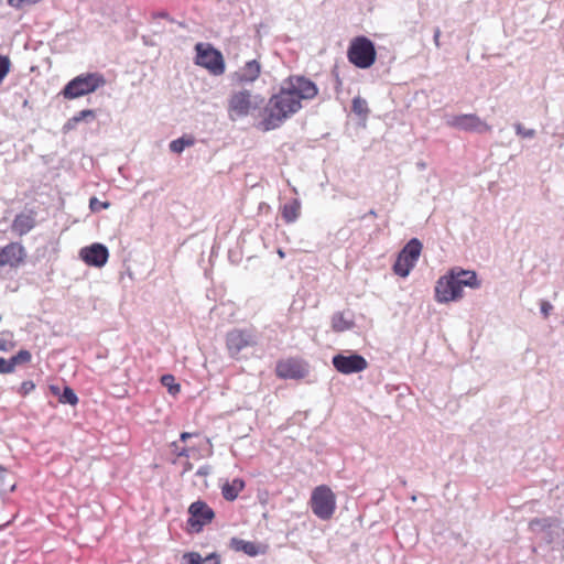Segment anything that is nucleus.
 Here are the masks:
<instances>
[{"instance_id": "obj_1", "label": "nucleus", "mask_w": 564, "mask_h": 564, "mask_svg": "<svg viewBox=\"0 0 564 564\" xmlns=\"http://www.w3.org/2000/svg\"><path fill=\"white\" fill-rule=\"evenodd\" d=\"M317 94L318 88L310 78L300 75L289 76L282 80L279 91L267 102L260 128L270 131L281 127L302 109V101L312 100Z\"/></svg>"}, {"instance_id": "obj_4", "label": "nucleus", "mask_w": 564, "mask_h": 564, "mask_svg": "<svg viewBox=\"0 0 564 564\" xmlns=\"http://www.w3.org/2000/svg\"><path fill=\"white\" fill-rule=\"evenodd\" d=\"M106 84L105 77L99 73L80 74L73 78L62 90L66 99H76L96 91Z\"/></svg>"}, {"instance_id": "obj_40", "label": "nucleus", "mask_w": 564, "mask_h": 564, "mask_svg": "<svg viewBox=\"0 0 564 564\" xmlns=\"http://www.w3.org/2000/svg\"><path fill=\"white\" fill-rule=\"evenodd\" d=\"M440 36H441L440 29H435V31H434V42H435V45L437 47L440 46Z\"/></svg>"}, {"instance_id": "obj_30", "label": "nucleus", "mask_w": 564, "mask_h": 564, "mask_svg": "<svg viewBox=\"0 0 564 564\" xmlns=\"http://www.w3.org/2000/svg\"><path fill=\"white\" fill-rule=\"evenodd\" d=\"M514 130L517 135L523 138V139H533L536 134L534 129H528L523 127L521 123L514 124Z\"/></svg>"}, {"instance_id": "obj_21", "label": "nucleus", "mask_w": 564, "mask_h": 564, "mask_svg": "<svg viewBox=\"0 0 564 564\" xmlns=\"http://www.w3.org/2000/svg\"><path fill=\"white\" fill-rule=\"evenodd\" d=\"M230 547L237 552H243L249 556H256L259 554V545L254 542L245 541L242 539L232 538L230 540Z\"/></svg>"}, {"instance_id": "obj_45", "label": "nucleus", "mask_w": 564, "mask_h": 564, "mask_svg": "<svg viewBox=\"0 0 564 564\" xmlns=\"http://www.w3.org/2000/svg\"><path fill=\"white\" fill-rule=\"evenodd\" d=\"M158 18L167 19L169 14L166 12H159L156 14Z\"/></svg>"}, {"instance_id": "obj_35", "label": "nucleus", "mask_w": 564, "mask_h": 564, "mask_svg": "<svg viewBox=\"0 0 564 564\" xmlns=\"http://www.w3.org/2000/svg\"><path fill=\"white\" fill-rule=\"evenodd\" d=\"M40 0H8V4L15 9H21L24 6L35 4Z\"/></svg>"}, {"instance_id": "obj_33", "label": "nucleus", "mask_w": 564, "mask_h": 564, "mask_svg": "<svg viewBox=\"0 0 564 564\" xmlns=\"http://www.w3.org/2000/svg\"><path fill=\"white\" fill-rule=\"evenodd\" d=\"M110 206L108 202H100L97 197H91L89 199V208L94 213H98L101 209H106Z\"/></svg>"}, {"instance_id": "obj_2", "label": "nucleus", "mask_w": 564, "mask_h": 564, "mask_svg": "<svg viewBox=\"0 0 564 564\" xmlns=\"http://www.w3.org/2000/svg\"><path fill=\"white\" fill-rule=\"evenodd\" d=\"M531 533L540 543L554 547L564 545V522L554 517L534 518L529 522Z\"/></svg>"}, {"instance_id": "obj_31", "label": "nucleus", "mask_w": 564, "mask_h": 564, "mask_svg": "<svg viewBox=\"0 0 564 564\" xmlns=\"http://www.w3.org/2000/svg\"><path fill=\"white\" fill-rule=\"evenodd\" d=\"M11 358L14 367H17L18 365L29 362L31 360V354L29 350L22 349Z\"/></svg>"}, {"instance_id": "obj_27", "label": "nucleus", "mask_w": 564, "mask_h": 564, "mask_svg": "<svg viewBox=\"0 0 564 564\" xmlns=\"http://www.w3.org/2000/svg\"><path fill=\"white\" fill-rule=\"evenodd\" d=\"M351 109L356 115L360 117H367V115L369 113L368 104L360 96H357L352 99Z\"/></svg>"}, {"instance_id": "obj_23", "label": "nucleus", "mask_w": 564, "mask_h": 564, "mask_svg": "<svg viewBox=\"0 0 564 564\" xmlns=\"http://www.w3.org/2000/svg\"><path fill=\"white\" fill-rule=\"evenodd\" d=\"M355 326L354 319L351 317H347L345 313L337 312L332 317V328L335 332H345L349 330Z\"/></svg>"}, {"instance_id": "obj_3", "label": "nucleus", "mask_w": 564, "mask_h": 564, "mask_svg": "<svg viewBox=\"0 0 564 564\" xmlns=\"http://www.w3.org/2000/svg\"><path fill=\"white\" fill-rule=\"evenodd\" d=\"M463 286L478 289L480 282L477 279V274H471L469 280H458L457 276H455V269H453L448 275L441 276L436 282V301L440 303H448L460 299L463 295Z\"/></svg>"}, {"instance_id": "obj_11", "label": "nucleus", "mask_w": 564, "mask_h": 564, "mask_svg": "<svg viewBox=\"0 0 564 564\" xmlns=\"http://www.w3.org/2000/svg\"><path fill=\"white\" fill-rule=\"evenodd\" d=\"M188 514L187 524L193 532H200L215 517L214 510L202 500H197L189 506Z\"/></svg>"}, {"instance_id": "obj_29", "label": "nucleus", "mask_w": 564, "mask_h": 564, "mask_svg": "<svg viewBox=\"0 0 564 564\" xmlns=\"http://www.w3.org/2000/svg\"><path fill=\"white\" fill-rule=\"evenodd\" d=\"M161 383L173 395H175L180 392V384L175 383V378L172 375H163L161 378Z\"/></svg>"}, {"instance_id": "obj_44", "label": "nucleus", "mask_w": 564, "mask_h": 564, "mask_svg": "<svg viewBox=\"0 0 564 564\" xmlns=\"http://www.w3.org/2000/svg\"><path fill=\"white\" fill-rule=\"evenodd\" d=\"M193 468V465L189 462H186L184 465V471H188Z\"/></svg>"}, {"instance_id": "obj_13", "label": "nucleus", "mask_w": 564, "mask_h": 564, "mask_svg": "<svg viewBox=\"0 0 564 564\" xmlns=\"http://www.w3.org/2000/svg\"><path fill=\"white\" fill-rule=\"evenodd\" d=\"M79 256L88 265L101 268L108 261L109 251L105 245L95 242L88 247L82 248Z\"/></svg>"}, {"instance_id": "obj_7", "label": "nucleus", "mask_w": 564, "mask_h": 564, "mask_svg": "<svg viewBox=\"0 0 564 564\" xmlns=\"http://www.w3.org/2000/svg\"><path fill=\"white\" fill-rule=\"evenodd\" d=\"M310 503L313 513L322 520L330 519L336 509L335 495L325 485L318 486L313 490Z\"/></svg>"}, {"instance_id": "obj_6", "label": "nucleus", "mask_w": 564, "mask_h": 564, "mask_svg": "<svg viewBox=\"0 0 564 564\" xmlns=\"http://www.w3.org/2000/svg\"><path fill=\"white\" fill-rule=\"evenodd\" d=\"M261 102L262 99L258 95H252L247 89L235 91L228 99V117L230 120L247 117Z\"/></svg>"}, {"instance_id": "obj_14", "label": "nucleus", "mask_w": 564, "mask_h": 564, "mask_svg": "<svg viewBox=\"0 0 564 564\" xmlns=\"http://www.w3.org/2000/svg\"><path fill=\"white\" fill-rule=\"evenodd\" d=\"M25 249L18 242H11L0 250V267H18L25 258Z\"/></svg>"}, {"instance_id": "obj_15", "label": "nucleus", "mask_w": 564, "mask_h": 564, "mask_svg": "<svg viewBox=\"0 0 564 564\" xmlns=\"http://www.w3.org/2000/svg\"><path fill=\"white\" fill-rule=\"evenodd\" d=\"M307 373L305 366L296 359H286L278 362L276 375L284 379H301Z\"/></svg>"}, {"instance_id": "obj_12", "label": "nucleus", "mask_w": 564, "mask_h": 564, "mask_svg": "<svg viewBox=\"0 0 564 564\" xmlns=\"http://www.w3.org/2000/svg\"><path fill=\"white\" fill-rule=\"evenodd\" d=\"M446 123L449 127L468 132L485 133L491 130L488 123L474 113L447 117Z\"/></svg>"}, {"instance_id": "obj_42", "label": "nucleus", "mask_w": 564, "mask_h": 564, "mask_svg": "<svg viewBox=\"0 0 564 564\" xmlns=\"http://www.w3.org/2000/svg\"><path fill=\"white\" fill-rule=\"evenodd\" d=\"M8 341L3 338H0V351H7L8 350Z\"/></svg>"}, {"instance_id": "obj_8", "label": "nucleus", "mask_w": 564, "mask_h": 564, "mask_svg": "<svg viewBox=\"0 0 564 564\" xmlns=\"http://www.w3.org/2000/svg\"><path fill=\"white\" fill-rule=\"evenodd\" d=\"M196 64L208 69L212 75L219 76L225 73L223 54L209 44L197 43L195 45Z\"/></svg>"}, {"instance_id": "obj_46", "label": "nucleus", "mask_w": 564, "mask_h": 564, "mask_svg": "<svg viewBox=\"0 0 564 564\" xmlns=\"http://www.w3.org/2000/svg\"><path fill=\"white\" fill-rule=\"evenodd\" d=\"M417 166H419L420 169H424V167H425V164H424V163H422V162H420V163H417Z\"/></svg>"}, {"instance_id": "obj_20", "label": "nucleus", "mask_w": 564, "mask_h": 564, "mask_svg": "<svg viewBox=\"0 0 564 564\" xmlns=\"http://www.w3.org/2000/svg\"><path fill=\"white\" fill-rule=\"evenodd\" d=\"M243 488L245 481L240 478H235L231 482L227 481L223 485L221 494L226 500L234 501Z\"/></svg>"}, {"instance_id": "obj_22", "label": "nucleus", "mask_w": 564, "mask_h": 564, "mask_svg": "<svg viewBox=\"0 0 564 564\" xmlns=\"http://www.w3.org/2000/svg\"><path fill=\"white\" fill-rule=\"evenodd\" d=\"M184 564H219L218 556L213 553L203 557L199 553L191 552L183 555Z\"/></svg>"}, {"instance_id": "obj_32", "label": "nucleus", "mask_w": 564, "mask_h": 564, "mask_svg": "<svg viewBox=\"0 0 564 564\" xmlns=\"http://www.w3.org/2000/svg\"><path fill=\"white\" fill-rule=\"evenodd\" d=\"M10 66H11V63H10L9 57L4 56V55H0V84L2 83V80L4 79L7 74L9 73Z\"/></svg>"}, {"instance_id": "obj_18", "label": "nucleus", "mask_w": 564, "mask_h": 564, "mask_svg": "<svg viewBox=\"0 0 564 564\" xmlns=\"http://www.w3.org/2000/svg\"><path fill=\"white\" fill-rule=\"evenodd\" d=\"M422 251V243L419 239H411L400 251V256L415 265Z\"/></svg>"}, {"instance_id": "obj_28", "label": "nucleus", "mask_w": 564, "mask_h": 564, "mask_svg": "<svg viewBox=\"0 0 564 564\" xmlns=\"http://www.w3.org/2000/svg\"><path fill=\"white\" fill-rule=\"evenodd\" d=\"M58 401L63 404L76 405L78 398L72 388L64 387L63 392L58 397Z\"/></svg>"}, {"instance_id": "obj_26", "label": "nucleus", "mask_w": 564, "mask_h": 564, "mask_svg": "<svg viewBox=\"0 0 564 564\" xmlns=\"http://www.w3.org/2000/svg\"><path fill=\"white\" fill-rule=\"evenodd\" d=\"M96 118L95 111L90 109H85L75 115L72 119L66 123L67 128H72L73 124H76L82 121H90Z\"/></svg>"}, {"instance_id": "obj_24", "label": "nucleus", "mask_w": 564, "mask_h": 564, "mask_svg": "<svg viewBox=\"0 0 564 564\" xmlns=\"http://www.w3.org/2000/svg\"><path fill=\"white\" fill-rule=\"evenodd\" d=\"M414 268V264L405 260L403 257L399 254L394 265L393 271L395 274L405 278L409 275L410 271Z\"/></svg>"}, {"instance_id": "obj_41", "label": "nucleus", "mask_w": 564, "mask_h": 564, "mask_svg": "<svg viewBox=\"0 0 564 564\" xmlns=\"http://www.w3.org/2000/svg\"><path fill=\"white\" fill-rule=\"evenodd\" d=\"M177 456L178 457H188L189 456L188 449L186 447L181 448L177 452Z\"/></svg>"}, {"instance_id": "obj_25", "label": "nucleus", "mask_w": 564, "mask_h": 564, "mask_svg": "<svg viewBox=\"0 0 564 564\" xmlns=\"http://www.w3.org/2000/svg\"><path fill=\"white\" fill-rule=\"evenodd\" d=\"M193 144L194 139L192 137H182L173 140L169 147L173 153L180 154L185 150V148L192 147Z\"/></svg>"}, {"instance_id": "obj_36", "label": "nucleus", "mask_w": 564, "mask_h": 564, "mask_svg": "<svg viewBox=\"0 0 564 564\" xmlns=\"http://www.w3.org/2000/svg\"><path fill=\"white\" fill-rule=\"evenodd\" d=\"M540 308L541 314L543 315L544 318H546L550 315L551 311L553 310V305L547 301H541Z\"/></svg>"}, {"instance_id": "obj_34", "label": "nucleus", "mask_w": 564, "mask_h": 564, "mask_svg": "<svg viewBox=\"0 0 564 564\" xmlns=\"http://www.w3.org/2000/svg\"><path fill=\"white\" fill-rule=\"evenodd\" d=\"M14 369H15V367L12 362V358L4 359V358L0 357V373H2V375L11 373L14 371Z\"/></svg>"}, {"instance_id": "obj_5", "label": "nucleus", "mask_w": 564, "mask_h": 564, "mask_svg": "<svg viewBox=\"0 0 564 564\" xmlns=\"http://www.w3.org/2000/svg\"><path fill=\"white\" fill-rule=\"evenodd\" d=\"M348 59L358 68H369L376 61V48L372 41L366 36H357L348 47Z\"/></svg>"}, {"instance_id": "obj_19", "label": "nucleus", "mask_w": 564, "mask_h": 564, "mask_svg": "<svg viewBox=\"0 0 564 564\" xmlns=\"http://www.w3.org/2000/svg\"><path fill=\"white\" fill-rule=\"evenodd\" d=\"M281 214L285 223L292 224L296 221L301 214V202L297 198H294L284 204L282 206Z\"/></svg>"}, {"instance_id": "obj_16", "label": "nucleus", "mask_w": 564, "mask_h": 564, "mask_svg": "<svg viewBox=\"0 0 564 564\" xmlns=\"http://www.w3.org/2000/svg\"><path fill=\"white\" fill-rule=\"evenodd\" d=\"M35 214L33 212L20 213L12 221L11 229L19 236L26 235L35 227Z\"/></svg>"}, {"instance_id": "obj_39", "label": "nucleus", "mask_w": 564, "mask_h": 564, "mask_svg": "<svg viewBox=\"0 0 564 564\" xmlns=\"http://www.w3.org/2000/svg\"><path fill=\"white\" fill-rule=\"evenodd\" d=\"M210 470H212V467L208 466V465H204V466H200L197 471H196V475L197 476H207L210 474Z\"/></svg>"}, {"instance_id": "obj_17", "label": "nucleus", "mask_w": 564, "mask_h": 564, "mask_svg": "<svg viewBox=\"0 0 564 564\" xmlns=\"http://www.w3.org/2000/svg\"><path fill=\"white\" fill-rule=\"evenodd\" d=\"M260 73V63L252 59L245 64V66L237 73V76L241 83H253L259 77Z\"/></svg>"}, {"instance_id": "obj_10", "label": "nucleus", "mask_w": 564, "mask_h": 564, "mask_svg": "<svg viewBox=\"0 0 564 564\" xmlns=\"http://www.w3.org/2000/svg\"><path fill=\"white\" fill-rule=\"evenodd\" d=\"M332 364L334 368L343 375H351L361 372L367 369V360L356 352H340L333 357Z\"/></svg>"}, {"instance_id": "obj_9", "label": "nucleus", "mask_w": 564, "mask_h": 564, "mask_svg": "<svg viewBox=\"0 0 564 564\" xmlns=\"http://www.w3.org/2000/svg\"><path fill=\"white\" fill-rule=\"evenodd\" d=\"M258 344V336L248 329H234L226 336V346L231 357L237 358L246 348Z\"/></svg>"}, {"instance_id": "obj_43", "label": "nucleus", "mask_w": 564, "mask_h": 564, "mask_svg": "<svg viewBox=\"0 0 564 564\" xmlns=\"http://www.w3.org/2000/svg\"><path fill=\"white\" fill-rule=\"evenodd\" d=\"M193 436H194L193 433L183 432L180 437H181V441L185 442V441H187L188 438H191Z\"/></svg>"}, {"instance_id": "obj_37", "label": "nucleus", "mask_w": 564, "mask_h": 564, "mask_svg": "<svg viewBox=\"0 0 564 564\" xmlns=\"http://www.w3.org/2000/svg\"><path fill=\"white\" fill-rule=\"evenodd\" d=\"M35 388V384L32 381H24L22 382L20 387V392L24 395L29 394L31 391H33Z\"/></svg>"}, {"instance_id": "obj_38", "label": "nucleus", "mask_w": 564, "mask_h": 564, "mask_svg": "<svg viewBox=\"0 0 564 564\" xmlns=\"http://www.w3.org/2000/svg\"><path fill=\"white\" fill-rule=\"evenodd\" d=\"M471 274H476L475 271H467V270H455V276H457L458 280H469V276Z\"/></svg>"}]
</instances>
